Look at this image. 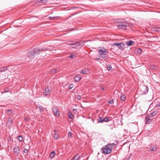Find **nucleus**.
I'll use <instances>...</instances> for the list:
<instances>
[{
    "instance_id": "4",
    "label": "nucleus",
    "mask_w": 160,
    "mask_h": 160,
    "mask_svg": "<svg viewBox=\"0 0 160 160\" xmlns=\"http://www.w3.org/2000/svg\"><path fill=\"white\" fill-rule=\"evenodd\" d=\"M102 153L105 154H109L111 152V150L110 147H108L107 145H106L104 147L102 148Z\"/></svg>"
},
{
    "instance_id": "3",
    "label": "nucleus",
    "mask_w": 160,
    "mask_h": 160,
    "mask_svg": "<svg viewBox=\"0 0 160 160\" xmlns=\"http://www.w3.org/2000/svg\"><path fill=\"white\" fill-rule=\"evenodd\" d=\"M120 23L117 25V27L119 29H126L127 27L128 26V24L127 23H124L122 22H120Z\"/></svg>"
},
{
    "instance_id": "39",
    "label": "nucleus",
    "mask_w": 160,
    "mask_h": 160,
    "mask_svg": "<svg viewBox=\"0 0 160 160\" xmlns=\"http://www.w3.org/2000/svg\"><path fill=\"white\" fill-rule=\"evenodd\" d=\"M110 104H112L113 103V100L112 99L108 102Z\"/></svg>"
},
{
    "instance_id": "20",
    "label": "nucleus",
    "mask_w": 160,
    "mask_h": 160,
    "mask_svg": "<svg viewBox=\"0 0 160 160\" xmlns=\"http://www.w3.org/2000/svg\"><path fill=\"white\" fill-rule=\"evenodd\" d=\"M156 114V111H154L152 112L149 115V117H152L154 116Z\"/></svg>"
},
{
    "instance_id": "22",
    "label": "nucleus",
    "mask_w": 160,
    "mask_h": 160,
    "mask_svg": "<svg viewBox=\"0 0 160 160\" xmlns=\"http://www.w3.org/2000/svg\"><path fill=\"white\" fill-rule=\"evenodd\" d=\"M143 88L145 90V91H143L144 93H146L148 92V88L147 87L144 86L143 87Z\"/></svg>"
},
{
    "instance_id": "35",
    "label": "nucleus",
    "mask_w": 160,
    "mask_h": 160,
    "mask_svg": "<svg viewBox=\"0 0 160 160\" xmlns=\"http://www.w3.org/2000/svg\"><path fill=\"white\" fill-rule=\"evenodd\" d=\"M48 0H40V1H39L38 2H41L42 3H44L47 2Z\"/></svg>"
},
{
    "instance_id": "24",
    "label": "nucleus",
    "mask_w": 160,
    "mask_h": 160,
    "mask_svg": "<svg viewBox=\"0 0 160 160\" xmlns=\"http://www.w3.org/2000/svg\"><path fill=\"white\" fill-rule=\"evenodd\" d=\"M110 118H111L110 117H105L104 118H103L104 121L105 122H108L110 120Z\"/></svg>"
},
{
    "instance_id": "25",
    "label": "nucleus",
    "mask_w": 160,
    "mask_h": 160,
    "mask_svg": "<svg viewBox=\"0 0 160 160\" xmlns=\"http://www.w3.org/2000/svg\"><path fill=\"white\" fill-rule=\"evenodd\" d=\"M88 73V72L85 69H82L80 72V73L82 74H87Z\"/></svg>"
},
{
    "instance_id": "29",
    "label": "nucleus",
    "mask_w": 160,
    "mask_h": 160,
    "mask_svg": "<svg viewBox=\"0 0 160 160\" xmlns=\"http://www.w3.org/2000/svg\"><path fill=\"white\" fill-rule=\"evenodd\" d=\"M126 98V97L124 95H121V100L122 101H124Z\"/></svg>"
},
{
    "instance_id": "5",
    "label": "nucleus",
    "mask_w": 160,
    "mask_h": 160,
    "mask_svg": "<svg viewBox=\"0 0 160 160\" xmlns=\"http://www.w3.org/2000/svg\"><path fill=\"white\" fill-rule=\"evenodd\" d=\"M52 111L56 117H58L60 116L59 111L57 107H53L52 108Z\"/></svg>"
},
{
    "instance_id": "16",
    "label": "nucleus",
    "mask_w": 160,
    "mask_h": 160,
    "mask_svg": "<svg viewBox=\"0 0 160 160\" xmlns=\"http://www.w3.org/2000/svg\"><path fill=\"white\" fill-rule=\"evenodd\" d=\"M56 154V153L55 151H52L50 154V156L51 158V159H52L55 156Z\"/></svg>"
},
{
    "instance_id": "1",
    "label": "nucleus",
    "mask_w": 160,
    "mask_h": 160,
    "mask_svg": "<svg viewBox=\"0 0 160 160\" xmlns=\"http://www.w3.org/2000/svg\"><path fill=\"white\" fill-rule=\"evenodd\" d=\"M42 50H44L42 48H36L34 50L33 49L30 51L28 54V56L31 59H32L37 54H39L40 53V52Z\"/></svg>"
},
{
    "instance_id": "53",
    "label": "nucleus",
    "mask_w": 160,
    "mask_h": 160,
    "mask_svg": "<svg viewBox=\"0 0 160 160\" xmlns=\"http://www.w3.org/2000/svg\"><path fill=\"white\" fill-rule=\"evenodd\" d=\"M130 158V157H129V158H128V160H129V159Z\"/></svg>"
},
{
    "instance_id": "7",
    "label": "nucleus",
    "mask_w": 160,
    "mask_h": 160,
    "mask_svg": "<svg viewBox=\"0 0 160 160\" xmlns=\"http://www.w3.org/2000/svg\"><path fill=\"white\" fill-rule=\"evenodd\" d=\"M113 45L117 46V47L121 50H122L124 46V44L122 43H113Z\"/></svg>"
},
{
    "instance_id": "9",
    "label": "nucleus",
    "mask_w": 160,
    "mask_h": 160,
    "mask_svg": "<svg viewBox=\"0 0 160 160\" xmlns=\"http://www.w3.org/2000/svg\"><path fill=\"white\" fill-rule=\"evenodd\" d=\"M81 79V76L79 75H76L74 78V80L75 82H79Z\"/></svg>"
},
{
    "instance_id": "42",
    "label": "nucleus",
    "mask_w": 160,
    "mask_h": 160,
    "mask_svg": "<svg viewBox=\"0 0 160 160\" xmlns=\"http://www.w3.org/2000/svg\"><path fill=\"white\" fill-rule=\"evenodd\" d=\"M77 98L78 100H80L81 98V96L80 95H78L77 96Z\"/></svg>"
},
{
    "instance_id": "51",
    "label": "nucleus",
    "mask_w": 160,
    "mask_h": 160,
    "mask_svg": "<svg viewBox=\"0 0 160 160\" xmlns=\"http://www.w3.org/2000/svg\"><path fill=\"white\" fill-rule=\"evenodd\" d=\"M101 89L102 90H104V88H103V87H102V88H101Z\"/></svg>"
},
{
    "instance_id": "36",
    "label": "nucleus",
    "mask_w": 160,
    "mask_h": 160,
    "mask_svg": "<svg viewBox=\"0 0 160 160\" xmlns=\"http://www.w3.org/2000/svg\"><path fill=\"white\" fill-rule=\"evenodd\" d=\"M137 52L139 53H141V52H142V49L140 48H138V50H137Z\"/></svg>"
},
{
    "instance_id": "28",
    "label": "nucleus",
    "mask_w": 160,
    "mask_h": 160,
    "mask_svg": "<svg viewBox=\"0 0 160 160\" xmlns=\"http://www.w3.org/2000/svg\"><path fill=\"white\" fill-rule=\"evenodd\" d=\"M107 69L108 70H111V69L112 68V67L111 66V65L110 64H108L107 65Z\"/></svg>"
},
{
    "instance_id": "10",
    "label": "nucleus",
    "mask_w": 160,
    "mask_h": 160,
    "mask_svg": "<svg viewBox=\"0 0 160 160\" xmlns=\"http://www.w3.org/2000/svg\"><path fill=\"white\" fill-rule=\"evenodd\" d=\"M76 45H78V46H80L82 47L84 45L83 42L82 41H78L76 42Z\"/></svg>"
},
{
    "instance_id": "23",
    "label": "nucleus",
    "mask_w": 160,
    "mask_h": 160,
    "mask_svg": "<svg viewBox=\"0 0 160 160\" xmlns=\"http://www.w3.org/2000/svg\"><path fill=\"white\" fill-rule=\"evenodd\" d=\"M54 138L55 140H57L58 138L59 134L58 133H55L54 134Z\"/></svg>"
},
{
    "instance_id": "47",
    "label": "nucleus",
    "mask_w": 160,
    "mask_h": 160,
    "mask_svg": "<svg viewBox=\"0 0 160 160\" xmlns=\"http://www.w3.org/2000/svg\"><path fill=\"white\" fill-rule=\"evenodd\" d=\"M73 111H76V112H77V109H73Z\"/></svg>"
},
{
    "instance_id": "31",
    "label": "nucleus",
    "mask_w": 160,
    "mask_h": 160,
    "mask_svg": "<svg viewBox=\"0 0 160 160\" xmlns=\"http://www.w3.org/2000/svg\"><path fill=\"white\" fill-rule=\"evenodd\" d=\"M76 57V56L74 54H71L69 56V58H75Z\"/></svg>"
},
{
    "instance_id": "17",
    "label": "nucleus",
    "mask_w": 160,
    "mask_h": 160,
    "mask_svg": "<svg viewBox=\"0 0 160 160\" xmlns=\"http://www.w3.org/2000/svg\"><path fill=\"white\" fill-rule=\"evenodd\" d=\"M108 146L110 147V148H114L115 147V145L114 143H109L107 145Z\"/></svg>"
},
{
    "instance_id": "30",
    "label": "nucleus",
    "mask_w": 160,
    "mask_h": 160,
    "mask_svg": "<svg viewBox=\"0 0 160 160\" xmlns=\"http://www.w3.org/2000/svg\"><path fill=\"white\" fill-rule=\"evenodd\" d=\"M12 120H11V118H9V120L8 121L7 123L8 124H12Z\"/></svg>"
},
{
    "instance_id": "15",
    "label": "nucleus",
    "mask_w": 160,
    "mask_h": 160,
    "mask_svg": "<svg viewBox=\"0 0 160 160\" xmlns=\"http://www.w3.org/2000/svg\"><path fill=\"white\" fill-rule=\"evenodd\" d=\"M103 118L102 117L99 116L97 120L98 123H102L104 121Z\"/></svg>"
},
{
    "instance_id": "13",
    "label": "nucleus",
    "mask_w": 160,
    "mask_h": 160,
    "mask_svg": "<svg viewBox=\"0 0 160 160\" xmlns=\"http://www.w3.org/2000/svg\"><path fill=\"white\" fill-rule=\"evenodd\" d=\"M80 157V156L78 154L74 156L71 160H78Z\"/></svg>"
},
{
    "instance_id": "12",
    "label": "nucleus",
    "mask_w": 160,
    "mask_h": 160,
    "mask_svg": "<svg viewBox=\"0 0 160 160\" xmlns=\"http://www.w3.org/2000/svg\"><path fill=\"white\" fill-rule=\"evenodd\" d=\"M17 138L20 142H22L23 140V137L21 135L18 136L17 137Z\"/></svg>"
},
{
    "instance_id": "33",
    "label": "nucleus",
    "mask_w": 160,
    "mask_h": 160,
    "mask_svg": "<svg viewBox=\"0 0 160 160\" xmlns=\"http://www.w3.org/2000/svg\"><path fill=\"white\" fill-rule=\"evenodd\" d=\"M57 68H54L52 69L51 70V72L52 73H55L57 72Z\"/></svg>"
},
{
    "instance_id": "48",
    "label": "nucleus",
    "mask_w": 160,
    "mask_h": 160,
    "mask_svg": "<svg viewBox=\"0 0 160 160\" xmlns=\"http://www.w3.org/2000/svg\"><path fill=\"white\" fill-rule=\"evenodd\" d=\"M7 111H8V112H11L12 111V110H8Z\"/></svg>"
},
{
    "instance_id": "27",
    "label": "nucleus",
    "mask_w": 160,
    "mask_h": 160,
    "mask_svg": "<svg viewBox=\"0 0 160 160\" xmlns=\"http://www.w3.org/2000/svg\"><path fill=\"white\" fill-rule=\"evenodd\" d=\"M68 138H71L72 137V134L71 132H68Z\"/></svg>"
},
{
    "instance_id": "52",
    "label": "nucleus",
    "mask_w": 160,
    "mask_h": 160,
    "mask_svg": "<svg viewBox=\"0 0 160 160\" xmlns=\"http://www.w3.org/2000/svg\"><path fill=\"white\" fill-rule=\"evenodd\" d=\"M99 58H96V59L97 60H98V59H99Z\"/></svg>"
},
{
    "instance_id": "26",
    "label": "nucleus",
    "mask_w": 160,
    "mask_h": 160,
    "mask_svg": "<svg viewBox=\"0 0 160 160\" xmlns=\"http://www.w3.org/2000/svg\"><path fill=\"white\" fill-rule=\"evenodd\" d=\"M157 146H154L153 147L150 148V150L151 151H155L156 150Z\"/></svg>"
},
{
    "instance_id": "34",
    "label": "nucleus",
    "mask_w": 160,
    "mask_h": 160,
    "mask_svg": "<svg viewBox=\"0 0 160 160\" xmlns=\"http://www.w3.org/2000/svg\"><path fill=\"white\" fill-rule=\"evenodd\" d=\"M154 30V31L159 32H160V28H155Z\"/></svg>"
},
{
    "instance_id": "54",
    "label": "nucleus",
    "mask_w": 160,
    "mask_h": 160,
    "mask_svg": "<svg viewBox=\"0 0 160 160\" xmlns=\"http://www.w3.org/2000/svg\"><path fill=\"white\" fill-rule=\"evenodd\" d=\"M1 146V145L0 144V146Z\"/></svg>"
},
{
    "instance_id": "44",
    "label": "nucleus",
    "mask_w": 160,
    "mask_h": 160,
    "mask_svg": "<svg viewBox=\"0 0 160 160\" xmlns=\"http://www.w3.org/2000/svg\"><path fill=\"white\" fill-rule=\"evenodd\" d=\"M160 107V102H159L156 105V107Z\"/></svg>"
},
{
    "instance_id": "40",
    "label": "nucleus",
    "mask_w": 160,
    "mask_h": 160,
    "mask_svg": "<svg viewBox=\"0 0 160 160\" xmlns=\"http://www.w3.org/2000/svg\"><path fill=\"white\" fill-rule=\"evenodd\" d=\"M39 109L40 110V112H41L42 111H43L44 109L41 106V107H39Z\"/></svg>"
},
{
    "instance_id": "6",
    "label": "nucleus",
    "mask_w": 160,
    "mask_h": 160,
    "mask_svg": "<svg viewBox=\"0 0 160 160\" xmlns=\"http://www.w3.org/2000/svg\"><path fill=\"white\" fill-rule=\"evenodd\" d=\"M51 91V89L48 86L43 91L44 95L46 96L49 95L50 94Z\"/></svg>"
},
{
    "instance_id": "43",
    "label": "nucleus",
    "mask_w": 160,
    "mask_h": 160,
    "mask_svg": "<svg viewBox=\"0 0 160 160\" xmlns=\"http://www.w3.org/2000/svg\"><path fill=\"white\" fill-rule=\"evenodd\" d=\"M68 45H71V46H72V45H75L76 44V42L75 43H68Z\"/></svg>"
},
{
    "instance_id": "21",
    "label": "nucleus",
    "mask_w": 160,
    "mask_h": 160,
    "mask_svg": "<svg viewBox=\"0 0 160 160\" xmlns=\"http://www.w3.org/2000/svg\"><path fill=\"white\" fill-rule=\"evenodd\" d=\"M68 116L69 118L71 119H73L74 118V117L73 115H72V113L70 112L69 111L68 113Z\"/></svg>"
},
{
    "instance_id": "19",
    "label": "nucleus",
    "mask_w": 160,
    "mask_h": 160,
    "mask_svg": "<svg viewBox=\"0 0 160 160\" xmlns=\"http://www.w3.org/2000/svg\"><path fill=\"white\" fill-rule=\"evenodd\" d=\"M151 119L147 116L146 118V123H149L151 122Z\"/></svg>"
},
{
    "instance_id": "18",
    "label": "nucleus",
    "mask_w": 160,
    "mask_h": 160,
    "mask_svg": "<svg viewBox=\"0 0 160 160\" xmlns=\"http://www.w3.org/2000/svg\"><path fill=\"white\" fill-rule=\"evenodd\" d=\"M28 151L29 150L26 149L23 150V152L25 156H26L28 155Z\"/></svg>"
},
{
    "instance_id": "11",
    "label": "nucleus",
    "mask_w": 160,
    "mask_h": 160,
    "mask_svg": "<svg viewBox=\"0 0 160 160\" xmlns=\"http://www.w3.org/2000/svg\"><path fill=\"white\" fill-rule=\"evenodd\" d=\"M149 68L151 70H156L158 68V67L154 65H152L150 66Z\"/></svg>"
},
{
    "instance_id": "46",
    "label": "nucleus",
    "mask_w": 160,
    "mask_h": 160,
    "mask_svg": "<svg viewBox=\"0 0 160 160\" xmlns=\"http://www.w3.org/2000/svg\"><path fill=\"white\" fill-rule=\"evenodd\" d=\"M4 67V69H5V70H7V69H8V68H7V67Z\"/></svg>"
},
{
    "instance_id": "50",
    "label": "nucleus",
    "mask_w": 160,
    "mask_h": 160,
    "mask_svg": "<svg viewBox=\"0 0 160 160\" xmlns=\"http://www.w3.org/2000/svg\"><path fill=\"white\" fill-rule=\"evenodd\" d=\"M78 7H74V9H77V8H78Z\"/></svg>"
},
{
    "instance_id": "14",
    "label": "nucleus",
    "mask_w": 160,
    "mask_h": 160,
    "mask_svg": "<svg viewBox=\"0 0 160 160\" xmlns=\"http://www.w3.org/2000/svg\"><path fill=\"white\" fill-rule=\"evenodd\" d=\"M135 43V42L132 40L129 41L127 42L126 44L129 46H131L133 45Z\"/></svg>"
},
{
    "instance_id": "37",
    "label": "nucleus",
    "mask_w": 160,
    "mask_h": 160,
    "mask_svg": "<svg viewBox=\"0 0 160 160\" xmlns=\"http://www.w3.org/2000/svg\"><path fill=\"white\" fill-rule=\"evenodd\" d=\"M5 71V69H4V67H2L0 68V72H4Z\"/></svg>"
},
{
    "instance_id": "32",
    "label": "nucleus",
    "mask_w": 160,
    "mask_h": 160,
    "mask_svg": "<svg viewBox=\"0 0 160 160\" xmlns=\"http://www.w3.org/2000/svg\"><path fill=\"white\" fill-rule=\"evenodd\" d=\"M58 17L55 16V17H49V18H50V20H54L56 19H57L58 18Z\"/></svg>"
},
{
    "instance_id": "8",
    "label": "nucleus",
    "mask_w": 160,
    "mask_h": 160,
    "mask_svg": "<svg viewBox=\"0 0 160 160\" xmlns=\"http://www.w3.org/2000/svg\"><path fill=\"white\" fill-rule=\"evenodd\" d=\"M13 152L16 154V155L18 156L20 154V150L18 146H16L13 149Z\"/></svg>"
},
{
    "instance_id": "38",
    "label": "nucleus",
    "mask_w": 160,
    "mask_h": 160,
    "mask_svg": "<svg viewBox=\"0 0 160 160\" xmlns=\"http://www.w3.org/2000/svg\"><path fill=\"white\" fill-rule=\"evenodd\" d=\"M73 84H71L70 85V86L69 87V89H72L73 87Z\"/></svg>"
},
{
    "instance_id": "49",
    "label": "nucleus",
    "mask_w": 160,
    "mask_h": 160,
    "mask_svg": "<svg viewBox=\"0 0 160 160\" xmlns=\"http://www.w3.org/2000/svg\"><path fill=\"white\" fill-rule=\"evenodd\" d=\"M57 131V130H54V131H53V132L55 133H56V131Z\"/></svg>"
},
{
    "instance_id": "2",
    "label": "nucleus",
    "mask_w": 160,
    "mask_h": 160,
    "mask_svg": "<svg viewBox=\"0 0 160 160\" xmlns=\"http://www.w3.org/2000/svg\"><path fill=\"white\" fill-rule=\"evenodd\" d=\"M107 50L103 48L102 49H100L99 50L98 52L99 54V55L101 57L103 58H107L106 56L108 52Z\"/></svg>"
},
{
    "instance_id": "41",
    "label": "nucleus",
    "mask_w": 160,
    "mask_h": 160,
    "mask_svg": "<svg viewBox=\"0 0 160 160\" xmlns=\"http://www.w3.org/2000/svg\"><path fill=\"white\" fill-rule=\"evenodd\" d=\"M78 46L76 45V44H75L74 45H72V48H76L77 47H78Z\"/></svg>"
},
{
    "instance_id": "45",
    "label": "nucleus",
    "mask_w": 160,
    "mask_h": 160,
    "mask_svg": "<svg viewBox=\"0 0 160 160\" xmlns=\"http://www.w3.org/2000/svg\"><path fill=\"white\" fill-rule=\"evenodd\" d=\"M28 121V119L27 118H25L24 119V121L25 122H27Z\"/></svg>"
}]
</instances>
